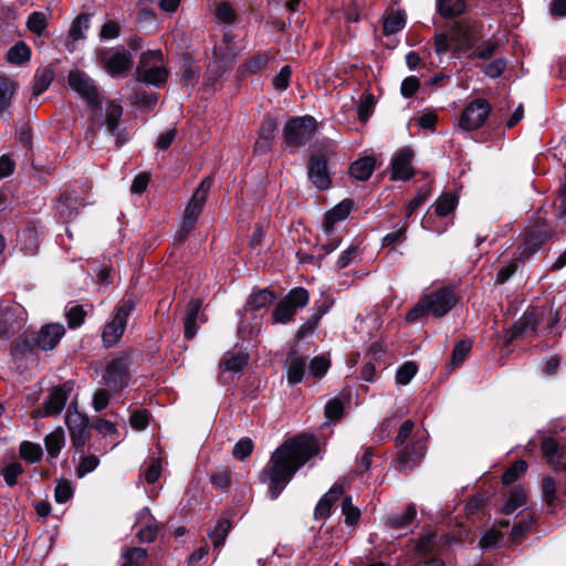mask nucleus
<instances>
[{
  "mask_svg": "<svg viewBox=\"0 0 566 566\" xmlns=\"http://www.w3.org/2000/svg\"><path fill=\"white\" fill-rule=\"evenodd\" d=\"M136 306V301L130 295H125L115 306L112 321L104 327L102 339L106 347L114 346L123 336L127 318Z\"/></svg>",
  "mask_w": 566,
  "mask_h": 566,
  "instance_id": "20e7f679",
  "label": "nucleus"
},
{
  "mask_svg": "<svg viewBox=\"0 0 566 566\" xmlns=\"http://www.w3.org/2000/svg\"><path fill=\"white\" fill-rule=\"evenodd\" d=\"M23 468L19 462H12L8 464L3 471L2 475L6 481V483L10 486H13L17 484V478L22 474Z\"/></svg>",
  "mask_w": 566,
  "mask_h": 566,
  "instance_id": "680f3d73",
  "label": "nucleus"
},
{
  "mask_svg": "<svg viewBox=\"0 0 566 566\" xmlns=\"http://www.w3.org/2000/svg\"><path fill=\"white\" fill-rule=\"evenodd\" d=\"M556 482L553 478H545L542 483L543 499L552 506L556 500Z\"/></svg>",
  "mask_w": 566,
  "mask_h": 566,
  "instance_id": "0e129e2a",
  "label": "nucleus"
},
{
  "mask_svg": "<svg viewBox=\"0 0 566 566\" xmlns=\"http://www.w3.org/2000/svg\"><path fill=\"white\" fill-rule=\"evenodd\" d=\"M533 523L534 517L532 515H527L525 518H522L520 522H517L512 528L511 541L515 544L520 543L530 532Z\"/></svg>",
  "mask_w": 566,
  "mask_h": 566,
  "instance_id": "49530a36",
  "label": "nucleus"
},
{
  "mask_svg": "<svg viewBox=\"0 0 566 566\" xmlns=\"http://www.w3.org/2000/svg\"><path fill=\"white\" fill-rule=\"evenodd\" d=\"M541 448L543 457L553 469H566V463L563 461V453L559 444L553 438H545L541 443Z\"/></svg>",
  "mask_w": 566,
  "mask_h": 566,
  "instance_id": "393cba45",
  "label": "nucleus"
},
{
  "mask_svg": "<svg viewBox=\"0 0 566 566\" xmlns=\"http://www.w3.org/2000/svg\"><path fill=\"white\" fill-rule=\"evenodd\" d=\"M527 494L522 488H514L510 492L507 502L503 507V513L506 515L512 514L515 510L526 504Z\"/></svg>",
  "mask_w": 566,
  "mask_h": 566,
  "instance_id": "a19ab883",
  "label": "nucleus"
},
{
  "mask_svg": "<svg viewBox=\"0 0 566 566\" xmlns=\"http://www.w3.org/2000/svg\"><path fill=\"white\" fill-rule=\"evenodd\" d=\"M408 224L407 222H403L402 226L387 235L382 239V245L384 247H391L394 248L396 244L401 243L406 239V231H407Z\"/></svg>",
  "mask_w": 566,
  "mask_h": 566,
  "instance_id": "e2e57ef3",
  "label": "nucleus"
},
{
  "mask_svg": "<svg viewBox=\"0 0 566 566\" xmlns=\"http://www.w3.org/2000/svg\"><path fill=\"white\" fill-rule=\"evenodd\" d=\"M65 424L70 431L73 447L82 450L90 440L88 418L78 412L76 408L74 410L70 408L65 417Z\"/></svg>",
  "mask_w": 566,
  "mask_h": 566,
  "instance_id": "9b49d317",
  "label": "nucleus"
},
{
  "mask_svg": "<svg viewBox=\"0 0 566 566\" xmlns=\"http://www.w3.org/2000/svg\"><path fill=\"white\" fill-rule=\"evenodd\" d=\"M65 442V433L62 427L56 428L44 439L46 452L51 458H57Z\"/></svg>",
  "mask_w": 566,
  "mask_h": 566,
  "instance_id": "2f4dec72",
  "label": "nucleus"
},
{
  "mask_svg": "<svg viewBox=\"0 0 566 566\" xmlns=\"http://www.w3.org/2000/svg\"><path fill=\"white\" fill-rule=\"evenodd\" d=\"M406 25V13L403 11H391L389 12L382 24V31L386 35L395 34L401 31Z\"/></svg>",
  "mask_w": 566,
  "mask_h": 566,
  "instance_id": "473e14b6",
  "label": "nucleus"
},
{
  "mask_svg": "<svg viewBox=\"0 0 566 566\" xmlns=\"http://www.w3.org/2000/svg\"><path fill=\"white\" fill-rule=\"evenodd\" d=\"M67 82L70 87L75 91L92 109L101 107V94L94 81L85 73L74 70L69 73Z\"/></svg>",
  "mask_w": 566,
  "mask_h": 566,
  "instance_id": "1a4fd4ad",
  "label": "nucleus"
},
{
  "mask_svg": "<svg viewBox=\"0 0 566 566\" xmlns=\"http://www.w3.org/2000/svg\"><path fill=\"white\" fill-rule=\"evenodd\" d=\"M450 32L454 52H467L478 41V34L471 27L458 25Z\"/></svg>",
  "mask_w": 566,
  "mask_h": 566,
  "instance_id": "aec40b11",
  "label": "nucleus"
},
{
  "mask_svg": "<svg viewBox=\"0 0 566 566\" xmlns=\"http://www.w3.org/2000/svg\"><path fill=\"white\" fill-rule=\"evenodd\" d=\"M471 347L472 344L470 340H459L455 343L450 359L451 369H454L464 361L471 352Z\"/></svg>",
  "mask_w": 566,
  "mask_h": 566,
  "instance_id": "37998d69",
  "label": "nucleus"
},
{
  "mask_svg": "<svg viewBox=\"0 0 566 566\" xmlns=\"http://www.w3.org/2000/svg\"><path fill=\"white\" fill-rule=\"evenodd\" d=\"M85 315L86 313L81 305H73L65 313L67 324L71 328L81 326L84 322Z\"/></svg>",
  "mask_w": 566,
  "mask_h": 566,
  "instance_id": "5fc2aeb1",
  "label": "nucleus"
},
{
  "mask_svg": "<svg viewBox=\"0 0 566 566\" xmlns=\"http://www.w3.org/2000/svg\"><path fill=\"white\" fill-rule=\"evenodd\" d=\"M73 391V382L65 381L61 386L54 387L44 403L43 416H57L64 409L70 394Z\"/></svg>",
  "mask_w": 566,
  "mask_h": 566,
  "instance_id": "ddd939ff",
  "label": "nucleus"
},
{
  "mask_svg": "<svg viewBox=\"0 0 566 566\" xmlns=\"http://www.w3.org/2000/svg\"><path fill=\"white\" fill-rule=\"evenodd\" d=\"M231 521L228 517H220L216 526L209 532L214 548H220L231 530Z\"/></svg>",
  "mask_w": 566,
  "mask_h": 566,
  "instance_id": "72a5a7b5",
  "label": "nucleus"
},
{
  "mask_svg": "<svg viewBox=\"0 0 566 566\" xmlns=\"http://www.w3.org/2000/svg\"><path fill=\"white\" fill-rule=\"evenodd\" d=\"M90 27V14L82 13L78 14L75 20L72 22L70 29V36L74 40H81L84 38V31Z\"/></svg>",
  "mask_w": 566,
  "mask_h": 566,
  "instance_id": "de8ad7c7",
  "label": "nucleus"
},
{
  "mask_svg": "<svg viewBox=\"0 0 566 566\" xmlns=\"http://www.w3.org/2000/svg\"><path fill=\"white\" fill-rule=\"evenodd\" d=\"M436 546V534L428 533L421 536L417 543V553L426 556L431 553Z\"/></svg>",
  "mask_w": 566,
  "mask_h": 566,
  "instance_id": "774afa93",
  "label": "nucleus"
},
{
  "mask_svg": "<svg viewBox=\"0 0 566 566\" xmlns=\"http://www.w3.org/2000/svg\"><path fill=\"white\" fill-rule=\"evenodd\" d=\"M491 112L490 103L484 98H478L472 101L463 109L459 126L463 130H474L480 128L486 120Z\"/></svg>",
  "mask_w": 566,
  "mask_h": 566,
  "instance_id": "9d476101",
  "label": "nucleus"
},
{
  "mask_svg": "<svg viewBox=\"0 0 566 566\" xmlns=\"http://www.w3.org/2000/svg\"><path fill=\"white\" fill-rule=\"evenodd\" d=\"M424 455V448L420 443H413L405 447L396 459V469L407 474L409 473Z\"/></svg>",
  "mask_w": 566,
  "mask_h": 566,
  "instance_id": "a211bd4d",
  "label": "nucleus"
},
{
  "mask_svg": "<svg viewBox=\"0 0 566 566\" xmlns=\"http://www.w3.org/2000/svg\"><path fill=\"white\" fill-rule=\"evenodd\" d=\"M99 460L96 455L90 454L83 457L78 467L76 468V473L78 476H84L85 474L94 471L98 465Z\"/></svg>",
  "mask_w": 566,
  "mask_h": 566,
  "instance_id": "338daca9",
  "label": "nucleus"
},
{
  "mask_svg": "<svg viewBox=\"0 0 566 566\" xmlns=\"http://www.w3.org/2000/svg\"><path fill=\"white\" fill-rule=\"evenodd\" d=\"M65 334V327L59 323L46 324L39 331L34 344L42 350L53 349Z\"/></svg>",
  "mask_w": 566,
  "mask_h": 566,
  "instance_id": "f3484780",
  "label": "nucleus"
},
{
  "mask_svg": "<svg viewBox=\"0 0 566 566\" xmlns=\"http://www.w3.org/2000/svg\"><path fill=\"white\" fill-rule=\"evenodd\" d=\"M161 50H148L140 54L136 66V78L146 85L160 86L167 82L169 72L163 65Z\"/></svg>",
  "mask_w": 566,
  "mask_h": 566,
  "instance_id": "7ed1b4c3",
  "label": "nucleus"
},
{
  "mask_svg": "<svg viewBox=\"0 0 566 566\" xmlns=\"http://www.w3.org/2000/svg\"><path fill=\"white\" fill-rule=\"evenodd\" d=\"M249 356L244 353H227L220 361L221 371L238 373L248 364Z\"/></svg>",
  "mask_w": 566,
  "mask_h": 566,
  "instance_id": "c756f323",
  "label": "nucleus"
},
{
  "mask_svg": "<svg viewBox=\"0 0 566 566\" xmlns=\"http://www.w3.org/2000/svg\"><path fill=\"white\" fill-rule=\"evenodd\" d=\"M253 447L251 439L243 438L234 444L232 454L238 460H244L252 453Z\"/></svg>",
  "mask_w": 566,
  "mask_h": 566,
  "instance_id": "13d9d810",
  "label": "nucleus"
},
{
  "mask_svg": "<svg viewBox=\"0 0 566 566\" xmlns=\"http://www.w3.org/2000/svg\"><path fill=\"white\" fill-rule=\"evenodd\" d=\"M457 198L453 195L447 193L439 198L436 203V212L440 217H446L455 208Z\"/></svg>",
  "mask_w": 566,
  "mask_h": 566,
  "instance_id": "864d4df0",
  "label": "nucleus"
},
{
  "mask_svg": "<svg viewBox=\"0 0 566 566\" xmlns=\"http://www.w3.org/2000/svg\"><path fill=\"white\" fill-rule=\"evenodd\" d=\"M308 178L319 190L327 189L331 186L327 163L323 155L311 156L308 160Z\"/></svg>",
  "mask_w": 566,
  "mask_h": 566,
  "instance_id": "dca6fc26",
  "label": "nucleus"
},
{
  "mask_svg": "<svg viewBox=\"0 0 566 566\" xmlns=\"http://www.w3.org/2000/svg\"><path fill=\"white\" fill-rule=\"evenodd\" d=\"M342 512L347 525H355L360 517V511L353 504L350 496H345L342 502Z\"/></svg>",
  "mask_w": 566,
  "mask_h": 566,
  "instance_id": "09e8293b",
  "label": "nucleus"
},
{
  "mask_svg": "<svg viewBox=\"0 0 566 566\" xmlns=\"http://www.w3.org/2000/svg\"><path fill=\"white\" fill-rule=\"evenodd\" d=\"M552 235V229L543 219H537L526 230L525 241L521 247V255L530 256L536 252Z\"/></svg>",
  "mask_w": 566,
  "mask_h": 566,
  "instance_id": "f8f14e48",
  "label": "nucleus"
},
{
  "mask_svg": "<svg viewBox=\"0 0 566 566\" xmlns=\"http://www.w3.org/2000/svg\"><path fill=\"white\" fill-rule=\"evenodd\" d=\"M412 159L413 151L411 149H400L391 160V179L406 181L413 177Z\"/></svg>",
  "mask_w": 566,
  "mask_h": 566,
  "instance_id": "2eb2a0df",
  "label": "nucleus"
},
{
  "mask_svg": "<svg viewBox=\"0 0 566 566\" xmlns=\"http://www.w3.org/2000/svg\"><path fill=\"white\" fill-rule=\"evenodd\" d=\"M503 538V534L500 531L489 530L480 538L479 545L483 549H491L497 545Z\"/></svg>",
  "mask_w": 566,
  "mask_h": 566,
  "instance_id": "052dcab7",
  "label": "nucleus"
},
{
  "mask_svg": "<svg viewBox=\"0 0 566 566\" xmlns=\"http://www.w3.org/2000/svg\"><path fill=\"white\" fill-rule=\"evenodd\" d=\"M274 300L275 295L271 291L266 289L260 290L249 296L245 308L249 311H259L271 304Z\"/></svg>",
  "mask_w": 566,
  "mask_h": 566,
  "instance_id": "f704fd0d",
  "label": "nucleus"
},
{
  "mask_svg": "<svg viewBox=\"0 0 566 566\" xmlns=\"http://www.w3.org/2000/svg\"><path fill=\"white\" fill-rule=\"evenodd\" d=\"M268 63L269 55L266 53H258L241 64L239 66V72L243 75L247 73H258L265 69Z\"/></svg>",
  "mask_w": 566,
  "mask_h": 566,
  "instance_id": "ea45409f",
  "label": "nucleus"
},
{
  "mask_svg": "<svg viewBox=\"0 0 566 566\" xmlns=\"http://www.w3.org/2000/svg\"><path fill=\"white\" fill-rule=\"evenodd\" d=\"M465 10L464 0H438L437 11L444 19H452L462 14Z\"/></svg>",
  "mask_w": 566,
  "mask_h": 566,
  "instance_id": "7c9ffc66",
  "label": "nucleus"
},
{
  "mask_svg": "<svg viewBox=\"0 0 566 566\" xmlns=\"http://www.w3.org/2000/svg\"><path fill=\"white\" fill-rule=\"evenodd\" d=\"M527 470V463L523 460L515 461L502 475V483L510 485L520 479Z\"/></svg>",
  "mask_w": 566,
  "mask_h": 566,
  "instance_id": "a18cd8bd",
  "label": "nucleus"
},
{
  "mask_svg": "<svg viewBox=\"0 0 566 566\" xmlns=\"http://www.w3.org/2000/svg\"><path fill=\"white\" fill-rule=\"evenodd\" d=\"M137 522H145V525L137 532L139 541L143 543L154 542L161 526L153 518L148 507L138 512Z\"/></svg>",
  "mask_w": 566,
  "mask_h": 566,
  "instance_id": "b1692460",
  "label": "nucleus"
},
{
  "mask_svg": "<svg viewBox=\"0 0 566 566\" xmlns=\"http://www.w3.org/2000/svg\"><path fill=\"white\" fill-rule=\"evenodd\" d=\"M344 486L342 484L335 483L327 493H325L318 503L316 504L314 511L315 520H325L331 514V509L333 504L343 495Z\"/></svg>",
  "mask_w": 566,
  "mask_h": 566,
  "instance_id": "4be33fe9",
  "label": "nucleus"
},
{
  "mask_svg": "<svg viewBox=\"0 0 566 566\" xmlns=\"http://www.w3.org/2000/svg\"><path fill=\"white\" fill-rule=\"evenodd\" d=\"M54 78V72L50 67L39 70L34 75L32 93L35 97L40 96L51 85Z\"/></svg>",
  "mask_w": 566,
  "mask_h": 566,
  "instance_id": "c9c22d12",
  "label": "nucleus"
},
{
  "mask_svg": "<svg viewBox=\"0 0 566 566\" xmlns=\"http://www.w3.org/2000/svg\"><path fill=\"white\" fill-rule=\"evenodd\" d=\"M353 209V201L349 199H345L335 206L332 210H329L324 219V229L326 233L333 231L335 223L345 220Z\"/></svg>",
  "mask_w": 566,
  "mask_h": 566,
  "instance_id": "a878e982",
  "label": "nucleus"
},
{
  "mask_svg": "<svg viewBox=\"0 0 566 566\" xmlns=\"http://www.w3.org/2000/svg\"><path fill=\"white\" fill-rule=\"evenodd\" d=\"M317 124L312 116L294 117L283 128V139L289 147H301L315 135Z\"/></svg>",
  "mask_w": 566,
  "mask_h": 566,
  "instance_id": "423d86ee",
  "label": "nucleus"
},
{
  "mask_svg": "<svg viewBox=\"0 0 566 566\" xmlns=\"http://www.w3.org/2000/svg\"><path fill=\"white\" fill-rule=\"evenodd\" d=\"M310 301L308 292L304 287H294L282 298L271 313L272 323L287 324L297 310L304 308Z\"/></svg>",
  "mask_w": 566,
  "mask_h": 566,
  "instance_id": "39448f33",
  "label": "nucleus"
},
{
  "mask_svg": "<svg viewBox=\"0 0 566 566\" xmlns=\"http://www.w3.org/2000/svg\"><path fill=\"white\" fill-rule=\"evenodd\" d=\"M344 403L339 398L331 399L325 406V417L332 421H337L343 417Z\"/></svg>",
  "mask_w": 566,
  "mask_h": 566,
  "instance_id": "6e6d98bb",
  "label": "nucleus"
},
{
  "mask_svg": "<svg viewBox=\"0 0 566 566\" xmlns=\"http://www.w3.org/2000/svg\"><path fill=\"white\" fill-rule=\"evenodd\" d=\"M31 57L30 48L22 41L15 43L12 48L7 52V61L11 64H23L29 61Z\"/></svg>",
  "mask_w": 566,
  "mask_h": 566,
  "instance_id": "4c0bfd02",
  "label": "nucleus"
},
{
  "mask_svg": "<svg viewBox=\"0 0 566 566\" xmlns=\"http://www.w3.org/2000/svg\"><path fill=\"white\" fill-rule=\"evenodd\" d=\"M376 166V160L371 156H366L354 161L349 167V174L353 178L365 181L369 179Z\"/></svg>",
  "mask_w": 566,
  "mask_h": 566,
  "instance_id": "cd10ccee",
  "label": "nucleus"
},
{
  "mask_svg": "<svg viewBox=\"0 0 566 566\" xmlns=\"http://www.w3.org/2000/svg\"><path fill=\"white\" fill-rule=\"evenodd\" d=\"M73 496V488L67 480H60L54 491L57 503H66Z\"/></svg>",
  "mask_w": 566,
  "mask_h": 566,
  "instance_id": "4d7b16f0",
  "label": "nucleus"
},
{
  "mask_svg": "<svg viewBox=\"0 0 566 566\" xmlns=\"http://www.w3.org/2000/svg\"><path fill=\"white\" fill-rule=\"evenodd\" d=\"M375 106V98L368 94L365 98L360 99L358 105V119L363 123L367 122L371 115Z\"/></svg>",
  "mask_w": 566,
  "mask_h": 566,
  "instance_id": "69168bd1",
  "label": "nucleus"
},
{
  "mask_svg": "<svg viewBox=\"0 0 566 566\" xmlns=\"http://www.w3.org/2000/svg\"><path fill=\"white\" fill-rule=\"evenodd\" d=\"M499 49V44L495 41H484L482 42L470 55L472 59H482L488 60L492 57Z\"/></svg>",
  "mask_w": 566,
  "mask_h": 566,
  "instance_id": "3c124183",
  "label": "nucleus"
},
{
  "mask_svg": "<svg viewBox=\"0 0 566 566\" xmlns=\"http://www.w3.org/2000/svg\"><path fill=\"white\" fill-rule=\"evenodd\" d=\"M28 29L35 34H41L46 28V15L43 12H32L27 21Z\"/></svg>",
  "mask_w": 566,
  "mask_h": 566,
  "instance_id": "603ef678",
  "label": "nucleus"
},
{
  "mask_svg": "<svg viewBox=\"0 0 566 566\" xmlns=\"http://www.w3.org/2000/svg\"><path fill=\"white\" fill-rule=\"evenodd\" d=\"M231 470L227 467L217 468L210 476L212 485L221 491H227L231 484Z\"/></svg>",
  "mask_w": 566,
  "mask_h": 566,
  "instance_id": "79ce46f5",
  "label": "nucleus"
},
{
  "mask_svg": "<svg viewBox=\"0 0 566 566\" xmlns=\"http://www.w3.org/2000/svg\"><path fill=\"white\" fill-rule=\"evenodd\" d=\"M19 87L18 82L8 76H0V117L8 113Z\"/></svg>",
  "mask_w": 566,
  "mask_h": 566,
  "instance_id": "bb28decb",
  "label": "nucleus"
},
{
  "mask_svg": "<svg viewBox=\"0 0 566 566\" xmlns=\"http://www.w3.org/2000/svg\"><path fill=\"white\" fill-rule=\"evenodd\" d=\"M233 54H224L220 61L216 60L209 64L206 73V84L216 90L218 81L231 70Z\"/></svg>",
  "mask_w": 566,
  "mask_h": 566,
  "instance_id": "5701e85b",
  "label": "nucleus"
},
{
  "mask_svg": "<svg viewBox=\"0 0 566 566\" xmlns=\"http://www.w3.org/2000/svg\"><path fill=\"white\" fill-rule=\"evenodd\" d=\"M129 364L130 360L127 353H119L111 358L105 365L102 384L113 390H122L128 385L130 378Z\"/></svg>",
  "mask_w": 566,
  "mask_h": 566,
  "instance_id": "0eeeda50",
  "label": "nucleus"
},
{
  "mask_svg": "<svg viewBox=\"0 0 566 566\" xmlns=\"http://www.w3.org/2000/svg\"><path fill=\"white\" fill-rule=\"evenodd\" d=\"M416 514L417 511L415 505H408L402 513L389 516L387 524L394 530L406 527L413 521Z\"/></svg>",
  "mask_w": 566,
  "mask_h": 566,
  "instance_id": "58836bf2",
  "label": "nucleus"
},
{
  "mask_svg": "<svg viewBox=\"0 0 566 566\" xmlns=\"http://www.w3.org/2000/svg\"><path fill=\"white\" fill-rule=\"evenodd\" d=\"M0 336H8L23 326L25 317L23 308L18 305L1 307Z\"/></svg>",
  "mask_w": 566,
  "mask_h": 566,
  "instance_id": "4468645a",
  "label": "nucleus"
},
{
  "mask_svg": "<svg viewBox=\"0 0 566 566\" xmlns=\"http://www.w3.org/2000/svg\"><path fill=\"white\" fill-rule=\"evenodd\" d=\"M123 107L114 101L106 104L105 125L107 130L116 136V146L120 147L126 142L125 132L119 129V120L123 116Z\"/></svg>",
  "mask_w": 566,
  "mask_h": 566,
  "instance_id": "6ab92c4d",
  "label": "nucleus"
},
{
  "mask_svg": "<svg viewBox=\"0 0 566 566\" xmlns=\"http://www.w3.org/2000/svg\"><path fill=\"white\" fill-rule=\"evenodd\" d=\"M306 368V358L291 356L286 360V376L291 385L300 384L303 380Z\"/></svg>",
  "mask_w": 566,
  "mask_h": 566,
  "instance_id": "c85d7f7f",
  "label": "nucleus"
},
{
  "mask_svg": "<svg viewBox=\"0 0 566 566\" xmlns=\"http://www.w3.org/2000/svg\"><path fill=\"white\" fill-rule=\"evenodd\" d=\"M147 557V551L142 547H129L122 553L120 566H143Z\"/></svg>",
  "mask_w": 566,
  "mask_h": 566,
  "instance_id": "e433bc0d",
  "label": "nucleus"
},
{
  "mask_svg": "<svg viewBox=\"0 0 566 566\" xmlns=\"http://www.w3.org/2000/svg\"><path fill=\"white\" fill-rule=\"evenodd\" d=\"M43 451L40 444L30 441H23L20 444V455L23 460L34 463L42 458Z\"/></svg>",
  "mask_w": 566,
  "mask_h": 566,
  "instance_id": "c03bdc74",
  "label": "nucleus"
},
{
  "mask_svg": "<svg viewBox=\"0 0 566 566\" xmlns=\"http://www.w3.org/2000/svg\"><path fill=\"white\" fill-rule=\"evenodd\" d=\"M211 186L212 179L210 177L205 178L192 195L185 209L180 238H185L195 228Z\"/></svg>",
  "mask_w": 566,
  "mask_h": 566,
  "instance_id": "6e6552de",
  "label": "nucleus"
},
{
  "mask_svg": "<svg viewBox=\"0 0 566 566\" xmlns=\"http://www.w3.org/2000/svg\"><path fill=\"white\" fill-rule=\"evenodd\" d=\"M308 368L314 377L319 378L327 373L329 360L324 356H316L311 360Z\"/></svg>",
  "mask_w": 566,
  "mask_h": 566,
  "instance_id": "bf43d9fd",
  "label": "nucleus"
},
{
  "mask_svg": "<svg viewBox=\"0 0 566 566\" xmlns=\"http://www.w3.org/2000/svg\"><path fill=\"white\" fill-rule=\"evenodd\" d=\"M458 294L451 286L438 289L423 296L408 313V322H417L424 315L444 316L458 302Z\"/></svg>",
  "mask_w": 566,
  "mask_h": 566,
  "instance_id": "f03ea898",
  "label": "nucleus"
},
{
  "mask_svg": "<svg viewBox=\"0 0 566 566\" xmlns=\"http://www.w3.org/2000/svg\"><path fill=\"white\" fill-rule=\"evenodd\" d=\"M102 62L104 69L112 75L118 76L127 71L132 66V56L129 53L115 52L107 56V53H104L102 56Z\"/></svg>",
  "mask_w": 566,
  "mask_h": 566,
  "instance_id": "412c9836",
  "label": "nucleus"
},
{
  "mask_svg": "<svg viewBox=\"0 0 566 566\" xmlns=\"http://www.w3.org/2000/svg\"><path fill=\"white\" fill-rule=\"evenodd\" d=\"M319 451L313 436L300 434L287 439L271 455L259 474L261 483L269 485V495L275 500L296 471Z\"/></svg>",
  "mask_w": 566,
  "mask_h": 566,
  "instance_id": "f257e3e1",
  "label": "nucleus"
},
{
  "mask_svg": "<svg viewBox=\"0 0 566 566\" xmlns=\"http://www.w3.org/2000/svg\"><path fill=\"white\" fill-rule=\"evenodd\" d=\"M418 367L413 361H406L402 366L399 367L396 374V381L399 385H408L411 379L417 374Z\"/></svg>",
  "mask_w": 566,
  "mask_h": 566,
  "instance_id": "8fccbe9b",
  "label": "nucleus"
}]
</instances>
